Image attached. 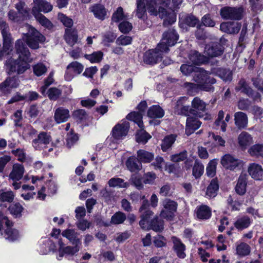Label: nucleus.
Returning <instances> with one entry per match:
<instances>
[{
    "mask_svg": "<svg viewBox=\"0 0 263 263\" xmlns=\"http://www.w3.org/2000/svg\"><path fill=\"white\" fill-rule=\"evenodd\" d=\"M29 33H24L23 38L15 41V49L18 55L16 59L10 58L5 62L6 70L11 75L16 72L18 75L24 73L30 68L31 53L27 47L33 50L39 49L40 44L46 41L45 36L34 27H30Z\"/></svg>",
    "mask_w": 263,
    "mask_h": 263,
    "instance_id": "nucleus-1",
    "label": "nucleus"
},
{
    "mask_svg": "<svg viewBox=\"0 0 263 263\" xmlns=\"http://www.w3.org/2000/svg\"><path fill=\"white\" fill-rule=\"evenodd\" d=\"M153 215L154 212L152 211H148L144 215H140L139 226L144 230H152L156 232H162L164 230L163 220L158 216H155L151 219Z\"/></svg>",
    "mask_w": 263,
    "mask_h": 263,
    "instance_id": "nucleus-2",
    "label": "nucleus"
},
{
    "mask_svg": "<svg viewBox=\"0 0 263 263\" xmlns=\"http://www.w3.org/2000/svg\"><path fill=\"white\" fill-rule=\"evenodd\" d=\"M228 40L221 37L218 42H211L207 44L204 48V53L209 58L221 57L224 53Z\"/></svg>",
    "mask_w": 263,
    "mask_h": 263,
    "instance_id": "nucleus-3",
    "label": "nucleus"
},
{
    "mask_svg": "<svg viewBox=\"0 0 263 263\" xmlns=\"http://www.w3.org/2000/svg\"><path fill=\"white\" fill-rule=\"evenodd\" d=\"M179 37V35L174 28H168L163 32L161 42L158 44V47L162 51L167 52L170 50L169 47L174 46Z\"/></svg>",
    "mask_w": 263,
    "mask_h": 263,
    "instance_id": "nucleus-4",
    "label": "nucleus"
},
{
    "mask_svg": "<svg viewBox=\"0 0 263 263\" xmlns=\"http://www.w3.org/2000/svg\"><path fill=\"white\" fill-rule=\"evenodd\" d=\"M195 81L197 83V87L199 90L208 92L214 91V87L213 85L216 83V80L208 73H198L195 77Z\"/></svg>",
    "mask_w": 263,
    "mask_h": 263,
    "instance_id": "nucleus-5",
    "label": "nucleus"
},
{
    "mask_svg": "<svg viewBox=\"0 0 263 263\" xmlns=\"http://www.w3.org/2000/svg\"><path fill=\"white\" fill-rule=\"evenodd\" d=\"M235 90L236 92L240 91L246 95L249 98H252L254 101H260L261 100L260 94L258 92L254 90L245 78H241L239 80L237 85L235 87Z\"/></svg>",
    "mask_w": 263,
    "mask_h": 263,
    "instance_id": "nucleus-6",
    "label": "nucleus"
},
{
    "mask_svg": "<svg viewBox=\"0 0 263 263\" xmlns=\"http://www.w3.org/2000/svg\"><path fill=\"white\" fill-rule=\"evenodd\" d=\"M164 51H162L157 45L155 49H148L145 51L143 55V62L150 65H154L161 62L163 59V53Z\"/></svg>",
    "mask_w": 263,
    "mask_h": 263,
    "instance_id": "nucleus-7",
    "label": "nucleus"
},
{
    "mask_svg": "<svg viewBox=\"0 0 263 263\" xmlns=\"http://www.w3.org/2000/svg\"><path fill=\"white\" fill-rule=\"evenodd\" d=\"M243 8L242 7L226 6L222 8L220 11L221 17L225 20H240L243 17Z\"/></svg>",
    "mask_w": 263,
    "mask_h": 263,
    "instance_id": "nucleus-8",
    "label": "nucleus"
},
{
    "mask_svg": "<svg viewBox=\"0 0 263 263\" xmlns=\"http://www.w3.org/2000/svg\"><path fill=\"white\" fill-rule=\"evenodd\" d=\"M129 127V123L127 121L117 124L111 130V134L112 138L117 140L122 139L123 137L127 135Z\"/></svg>",
    "mask_w": 263,
    "mask_h": 263,
    "instance_id": "nucleus-9",
    "label": "nucleus"
},
{
    "mask_svg": "<svg viewBox=\"0 0 263 263\" xmlns=\"http://www.w3.org/2000/svg\"><path fill=\"white\" fill-rule=\"evenodd\" d=\"M199 24V19L193 13H186L179 19V26L181 28L195 27Z\"/></svg>",
    "mask_w": 263,
    "mask_h": 263,
    "instance_id": "nucleus-10",
    "label": "nucleus"
},
{
    "mask_svg": "<svg viewBox=\"0 0 263 263\" xmlns=\"http://www.w3.org/2000/svg\"><path fill=\"white\" fill-rule=\"evenodd\" d=\"M89 12L92 13L94 17L101 21H104L107 15V9L104 5L101 3H96L89 7Z\"/></svg>",
    "mask_w": 263,
    "mask_h": 263,
    "instance_id": "nucleus-11",
    "label": "nucleus"
},
{
    "mask_svg": "<svg viewBox=\"0 0 263 263\" xmlns=\"http://www.w3.org/2000/svg\"><path fill=\"white\" fill-rule=\"evenodd\" d=\"M3 47L0 50V60H2L4 55H9L12 50L13 47V39L11 33L2 34Z\"/></svg>",
    "mask_w": 263,
    "mask_h": 263,
    "instance_id": "nucleus-12",
    "label": "nucleus"
},
{
    "mask_svg": "<svg viewBox=\"0 0 263 263\" xmlns=\"http://www.w3.org/2000/svg\"><path fill=\"white\" fill-rule=\"evenodd\" d=\"M171 0H149L147 3V10L151 15H158L157 7L162 6L168 7Z\"/></svg>",
    "mask_w": 263,
    "mask_h": 263,
    "instance_id": "nucleus-13",
    "label": "nucleus"
},
{
    "mask_svg": "<svg viewBox=\"0 0 263 263\" xmlns=\"http://www.w3.org/2000/svg\"><path fill=\"white\" fill-rule=\"evenodd\" d=\"M202 122L196 117H187L185 124V134L189 136L193 134L201 126Z\"/></svg>",
    "mask_w": 263,
    "mask_h": 263,
    "instance_id": "nucleus-14",
    "label": "nucleus"
},
{
    "mask_svg": "<svg viewBox=\"0 0 263 263\" xmlns=\"http://www.w3.org/2000/svg\"><path fill=\"white\" fill-rule=\"evenodd\" d=\"M5 221H4V223L7 227V228L4 231L6 239L11 241L16 240L18 237V231L15 229L12 228V227L13 226V223L12 221L8 219V218H5Z\"/></svg>",
    "mask_w": 263,
    "mask_h": 263,
    "instance_id": "nucleus-15",
    "label": "nucleus"
},
{
    "mask_svg": "<svg viewBox=\"0 0 263 263\" xmlns=\"http://www.w3.org/2000/svg\"><path fill=\"white\" fill-rule=\"evenodd\" d=\"M241 24L238 22H227L220 24V30L229 34H237L241 29Z\"/></svg>",
    "mask_w": 263,
    "mask_h": 263,
    "instance_id": "nucleus-16",
    "label": "nucleus"
},
{
    "mask_svg": "<svg viewBox=\"0 0 263 263\" xmlns=\"http://www.w3.org/2000/svg\"><path fill=\"white\" fill-rule=\"evenodd\" d=\"M249 175L254 180H261L263 179V168L259 164L250 163L248 168Z\"/></svg>",
    "mask_w": 263,
    "mask_h": 263,
    "instance_id": "nucleus-17",
    "label": "nucleus"
},
{
    "mask_svg": "<svg viewBox=\"0 0 263 263\" xmlns=\"http://www.w3.org/2000/svg\"><path fill=\"white\" fill-rule=\"evenodd\" d=\"M172 240L173 243V249L175 251L177 256L180 258H184L186 254L184 252L186 247L183 243L181 239L176 236H172Z\"/></svg>",
    "mask_w": 263,
    "mask_h": 263,
    "instance_id": "nucleus-18",
    "label": "nucleus"
},
{
    "mask_svg": "<svg viewBox=\"0 0 263 263\" xmlns=\"http://www.w3.org/2000/svg\"><path fill=\"white\" fill-rule=\"evenodd\" d=\"M253 141L251 135L246 132H241L238 137V142L240 148L245 151L251 145Z\"/></svg>",
    "mask_w": 263,
    "mask_h": 263,
    "instance_id": "nucleus-19",
    "label": "nucleus"
},
{
    "mask_svg": "<svg viewBox=\"0 0 263 263\" xmlns=\"http://www.w3.org/2000/svg\"><path fill=\"white\" fill-rule=\"evenodd\" d=\"M189 60L195 65H200L208 61V58L197 50H191L189 55Z\"/></svg>",
    "mask_w": 263,
    "mask_h": 263,
    "instance_id": "nucleus-20",
    "label": "nucleus"
},
{
    "mask_svg": "<svg viewBox=\"0 0 263 263\" xmlns=\"http://www.w3.org/2000/svg\"><path fill=\"white\" fill-rule=\"evenodd\" d=\"M219 189V184L217 177L213 178L206 187L205 195L209 198L215 197Z\"/></svg>",
    "mask_w": 263,
    "mask_h": 263,
    "instance_id": "nucleus-21",
    "label": "nucleus"
},
{
    "mask_svg": "<svg viewBox=\"0 0 263 263\" xmlns=\"http://www.w3.org/2000/svg\"><path fill=\"white\" fill-rule=\"evenodd\" d=\"M197 217L200 220H207L212 216L211 208L205 204L198 206L196 209Z\"/></svg>",
    "mask_w": 263,
    "mask_h": 263,
    "instance_id": "nucleus-22",
    "label": "nucleus"
},
{
    "mask_svg": "<svg viewBox=\"0 0 263 263\" xmlns=\"http://www.w3.org/2000/svg\"><path fill=\"white\" fill-rule=\"evenodd\" d=\"M235 124L239 129H246L248 125V119L246 113L238 111L234 115Z\"/></svg>",
    "mask_w": 263,
    "mask_h": 263,
    "instance_id": "nucleus-23",
    "label": "nucleus"
},
{
    "mask_svg": "<svg viewBox=\"0 0 263 263\" xmlns=\"http://www.w3.org/2000/svg\"><path fill=\"white\" fill-rule=\"evenodd\" d=\"M69 117V110L62 107L56 109L54 115L55 121L59 124L67 121Z\"/></svg>",
    "mask_w": 263,
    "mask_h": 263,
    "instance_id": "nucleus-24",
    "label": "nucleus"
},
{
    "mask_svg": "<svg viewBox=\"0 0 263 263\" xmlns=\"http://www.w3.org/2000/svg\"><path fill=\"white\" fill-rule=\"evenodd\" d=\"M24 171L25 169L22 164L15 163L13 165L12 170L9 174V178L13 181H18L22 178Z\"/></svg>",
    "mask_w": 263,
    "mask_h": 263,
    "instance_id": "nucleus-25",
    "label": "nucleus"
},
{
    "mask_svg": "<svg viewBox=\"0 0 263 263\" xmlns=\"http://www.w3.org/2000/svg\"><path fill=\"white\" fill-rule=\"evenodd\" d=\"M247 181V176L246 174H241L237 180L235 187V192L237 194L242 196L246 193Z\"/></svg>",
    "mask_w": 263,
    "mask_h": 263,
    "instance_id": "nucleus-26",
    "label": "nucleus"
},
{
    "mask_svg": "<svg viewBox=\"0 0 263 263\" xmlns=\"http://www.w3.org/2000/svg\"><path fill=\"white\" fill-rule=\"evenodd\" d=\"M164 110L159 105L151 106L147 110V115L151 119H160L164 117Z\"/></svg>",
    "mask_w": 263,
    "mask_h": 263,
    "instance_id": "nucleus-27",
    "label": "nucleus"
},
{
    "mask_svg": "<svg viewBox=\"0 0 263 263\" xmlns=\"http://www.w3.org/2000/svg\"><path fill=\"white\" fill-rule=\"evenodd\" d=\"M62 235L67 238L73 246L81 247V241L78 237L77 233L73 229H67L63 231Z\"/></svg>",
    "mask_w": 263,
    "mask_h": 263,
    "instance_id": "nucleus-28",
    "label": "nucleus"
},
{
    "mask_svg": "<svg viewBox=\"0 0 263 263\" xmlns=\"http://www.w3.org/2000/svg\"><path fill=\"white\" fill-rule=\"evenodd\" d=\"M127 168L131 172H139L142 167V165L139 161L138 158L135 156L128 157L125 162Z\"/></svg>",
    "mask_w": 263,
    "mask_h": 263,
    "instance_id": "nucleus-29",
    "label": "nucleus"
},
{
    "mask_svg": "<svg viewBox=\"0 0 263 263\" xmlns=\"http://www.w3.org/2000/svg\"><path fill=\"white\" fill-rule=\"evenodd\" d=\"M51 140V136L47 132H42L38 135L36 138L32 140V145L37 147L40 144H48Z\"/></svg>",
    "mask_w": 263,
    "mask_h": 263,
    "instance_id": "nucleus-30",
    "label": "nucleus"
},
{
    "mask_svg": "<svg viewBox=\"0 0 263 263\" xmlns=\"http://www.w3.org/2000/svg\"><path fill=\"white\" fill-rule=\"evenodd\" d=\"M78 40V35L77 30L71 28L65 29V40L68 44L73 45L77 43Z\"/></svg>",
    "mask_w": 263,
    "mask_h": 263,
    "instance_id": "nucleus-31",
    "label": "nucleus"
},
{
    "mask_svg": "<svg viewBox=\"0 0 263 263\" xmlns=\"http://www.w3.org/2000/svg\"><path fill=\"white\" fill-rule=\"evenodd\" d=\"M126 119L137 124L140 128L144 127L142 120L143 115L140 112L135 111H131L126 116Z\"/></svg>",
    "mask_w": 263,
    "mask_h": 263,
    "instance_id": "nucleus-32",
    "label": "nucleus"
},
{
    "mask_svg": "<svg viewBox=\"0 0 263 263\" xmlns=\"http://www.w3.org/2000/svg\"><path fill=\"white\" fill-rule=\"evenodd\" d=\"M137 157L139 162L144 163H148L154 159V154L144 149H139L137 151Z\"/></svg>",
    "mask_w": 263,
    "mask_h": 263,
    "instance_id": "nucleus-33",
    "label": "nucleus"
},
{
    "mask_svg": "<svg viewBox=\"0 0 263 263\" xmlns=\"http://www.w3.org/2000/svg\"><path fill=\"white\" fill-rule=\"evenodd\" d=\"M35 5L34 8H36L39 12H43L44 13H48L52 9V5L45 0H33Z\"/></svg>",
    "mask_w": 263,
    "mask_h": 263,
    "instance_id": "nucleus-34",
    "label": "nucleus"
},
{
    "mask_svg": "<svg viewBox=\"0 0 263 263\" xmlns=\"http://www.w3.org/2000/svg\"><path fill=\"white\" fill-rule=\"evenodd\" d=\"M177 138V135L171 134L164 137L162 141L161 148L163 152H166L170 149L175 143Z\"/></svg>",
    "mask_w": 263,
    "mask_h": 263,
    "instance_id": "nucleus-35",
    "label": "nucleus"
},
{
    "mask_svg": "<svg viewBox=\"0 0 263 263\" xmlns=\"http://www.w3.org/2000/svg\"><path fill=\"white\" fill-rule=\"evenodd\" d=\"M252 220L248 216H243L238 218L234 222V227L238 230L248 228L251 224Z\"/></svg>",
    "mask_w": 263,
    "mask_h": 263,
    "instance_id": "nucleus-36",
    "label": "nucleus"
},
{
    "mask_svg": "<svg viewBox=\"0 0 263 263\" xmlns=\"http://www.w3.org/2000/svg\"><path fill=\"white\" fill-rule=\"evenodd\" d=\"M216 73L225 82H230L232 80L233 72L230 69L218 68Z\"/></svg>",
    "mask_w": 263,
    "mask_h": 263,
    "instance_id": "nucleus-37",
    "label": "nucleus"
},
{
    "mask_svg": "<svg viewBox=\"0 0 263 263\" xmlns=\"http://www.w3.org/2000/svg\"><path fill=\"white\" fill-rule=\"evenodd\" d=\"M248 152L251 157L263 158V144L257 143L252 145L248 149Z\"/></svg>",
    "mask_w": 263,
    "mask_h": 263,
    "instance_id": "nucleus-38",
    "label": "nucleus"
},
{
    "mask_svg": "<svg viewBox=\"0 0 263 263\" xmlns=\"http://www.w3.org/2000/svg\"><path fill=\"white\" fill-rule=\"evenodd\" d=\"M144 128V127H143L138 130L135 134L136 141L139 143L145 144L152 138L151 135Z\"/></svg>",
    "mask_w": 263,
    "mask_h": 263,
    "instance_id": "nucleus-39",
    "label": "nucleus"
},
{
    "mask_svg": "<svg viewBox=\"0 0 263 263\" xmlns=\"http://www.w3.org/2000/svg\"><path fill=\"white\" fill-rule=\"evenodd\" d=\"M204 165L198 159H196L192 168V175L196 179H199L204 173Z\"/></svg>",
    "mask_w": 263,
    "mask_h": 263,
    "instance_id": "nucleus-40",
    "label": "nucleus"
},
{
    "mask_svg": "<svg viewBox=\"0 0 263 263\" xmlns=\"http://www.w3.org/2000/svg\"><path fill=\"white\" fill-rule=\"evenodd\" d=\"M8 209L14 218H21L22 216L24 208L19 202L11 204Z\"/></svg>",
    "mask_w": 263,
    "mask_h": 263,
    "instance_id": "nucleus-41",
    "label": "nucleus"
},
{
    "mask_svg": "<svg viewBox=\"0 0 263 263\" xmlns=\"http://www.w3.org/2000/svg\"><path fill=\"white\" fill-rule=\"evenodd\" d=\"M80 246H67L59 249V257L62 258L65 255L73 256L80 250Z\"/></svg>",
    "mask_w": 263,
    "mask_h": 263,
    "instance_id": "nucleus-42",
    "label": "nucleus"
},
{
    "mask_svg": "<svg viewBox=\"0 0 263 263\" xmlns=\"http://www.w3.org/2000/svg\"><path fill=\"white\" fill-rule=\"evenodd\" d=\"M191 105L192 108L195 110V115L197 110L204 112L206 110V104L198 97L193 99Z\"/></svg>",
    "mask_w": 263,
    "mask_h": 263,
    "instance_id": "nucleus-43",
    "label": "nucleus"
},
{
    "mask_svg": "<svg viewBox=\"0 0 263 263\" xmlns=\"http://www.w3.org/2000/svg\"><path fill=\"white\" fill-rule=\"evenodd\" d=\"M103 52L101 51H94L91 54H85L84 58L91 63H100L103 59Z\"/></svg>",
    "mask_w": 263,
    "mask_h": 263,
    "instance_id": "nucleus-44",
    "label": "nucleus"
},
{
    "mask_svg": "<svg viewBox=\"0 0 263 263\" xmlns=\"http://www.w3.org/2000/svg\"><path fill=\"white\" fill-rule=\"evenodd\" d=\"M236 250L238 255L243 257L250 254L251 248L247 243L242 242L236 246Z\"/></svg>",
    "mask_w": 263,
    "mask_h": 263,
    "instance_id": "nucleus-45",
    "label": "nucleus"
},
{
    "mask_svg": "<svg viewBox=\"0 0 263 263\" xmlns=\"http://www.w3.org/2000/svg\"><path fill=\"white\" fill-rule=\"evenodd\" d=\"M129 181L136 189L141 190L143 189V177L139 174H132Z\"/></svg>",
    "mask_w": 263,
    "mask_h": 263,
    "instance_id": "nucleus-46",
    "label": "nucleus"
},
{
    "mask_svg": "<svg viewBox=\"0 0 263 263\" xmlns=\"http://www.w3.org/2000/svg\"><path fill=\"white\" fill-rule=\"evenodd\" d=\"M217 159H214L209 161L206 167V174L208 177L212 178L216 175Z\"/></svg>",
    "mask_w": 263,
    "mask_h": 263,
    "instance_id": "nucleus-47",
    "label": "nucleus"
},
{
    "mask_svg": "<svg viewBox=\"0 0 263 263\" xmlns=\"http://www.w3.org/2000/svg\"><path fill=\"white\" fill-rule=\"evenodd\" d=\"M126 219V215L121 211L116 212L111 218L110 222L114 224H120L123 223Z\"/></svg>",
    "mask_w": 263,
    "mask_h": 263,
    "instance_id": "nucleus-48",
    "label": "nucleus"
},
{
    "mask_svg": "<svg viewBox=\"0 0 263 263\" xmlns=\"http://www.w3.org/2000/svg\"><path fill=\"white\" fill-rule=\"evenodd\" d=\"M199 25L206 27H214L215 25V22L212 18L211 14L206 13L201 17Z\"/></svg>",
    "mask_w": 263,
    "mask_h": 263,
    "instance_id": "nucleus-49",
    "label": "nucleus"
},
{
    "mask_svg": "<svg viewBox=\"0 0 263 263\" xmlns=\"http://www.w3.org/2000/svg\"><path fill=\"white\" fill-rule=\"evenodd\" d=\"M126 19L123 9L121 7L117 8V10L113 13L111 16V21L115 23H119Z\"/></svg>",
    "mask_w": 263,
    "mask_h": 263,
    "instance_id": "nucleus-50",
    "label": "nucleus"
},
{
    "mask_svg": "<svg viewBox=\"0 0 263 263\" xmlns=\"http://www.w3.org/2000/svg\"><path fill=\"white\" fill-rule=\"evenodd\" d=\"M62 94L61 90L57 87H50L47 92L48 98L52 101H57Z\"/></svg>",
    "mask_w": 263,
    "mask_h": 263,
    "instance_id": "nucleus-51",
    "label": "nucleus"
},
{
    "mask_svg": "<svg viewBox=\"0 0 263 263\" xmlns=\"http://www.w3.org/2000/svg\"><path fill=\"white\" fill-rule=\"evenodd\" d=\"M108 184L110 187H127V183L123 179L113 177L109 180Z\"/></svg>",
    "mask_w": 263,
    "mask_h": 263,
    "instance_id": "nucleus-52",
    "label": "nucleus"
},
{
    "mask_svg": "<svg viewBox=\"0 0 263 263\" xmlns=\"http://www.w3.org/2000/svg\"><path fill=\"white\" fill-rule=\"evenodd\" d=\"M58 17L63 25L67 28V29H70L73 26V21L72 19L68 17L66 14L59 13L58 14Z\"/></svg>",
    "mask_w": 263,
    "mask_h": 263,
    "instance_id": "nucleus-53",
    "label": "nucleus"
},
{
    "mask_svg": "<svg viewBox=\"0 0 263 263\" xmlns=\"http://www.w3.org/2000/svg\"><path fill=\"white\" fill-rule=\"evenodd\" d=\"M198 68L193 65L183 64L180 68L181 72L185 76H188L193 72L198 71Z\"/></svg>",
    "mask_w": 263,
    "mask_h": 263,
    "instance_id": "nucleus-54",
    "label": "nucleus"
},
{
    "mask_svg": "<svg viewBox=\"0 0 263 263\" xmlns=\"http://www.w3.org/2000/svg\"><path fill=\"white\" fill-rule=\"evenodd\" d=\"M164 209L174 214L176 212L178 206L177 202L170 199H166L163 203Z\"/></svg>",
    "mask_w": 263,
    "mask_h": 263,
    "instance_id": "nucleus-55",
    "label": "nucleus"
},
{
    "mask_svg": "<svg viewBox=\"0 0 263 263\" xmlns=\"http://www.w3.org/2000/svg\"><path fill=\"white\" fill-rule=\"evenodd\" d=\"M187 158V152L186 150L171 156V160L173 162H179L183 161Z\"/></svg>",
    "mask_w": 263,
    "mask_h": 263,
    "instance_id": "nucleus-56",
    "label": "nucleus"
},
{
    "mask_svg": "<svg viewBox=\"0 0 263 263\" xmlns=\"http://www.w3.org/2000/svg\"><path fill=\"white\" fill-rule=\"evenodd\" d=\"M118 28L121 32L127 34L132 30L133 25L132 23L127 21H123L118 25Z\"/></svg>",
    "mask_w": 263,
    "mask_h": 263,
    "instance_id": "nucleus-57",
    "label": "nucleus"
},
{
    "mask_svg": "<svg viewBox=\"0 0 263 263\" xmlns=\"http://www.w3.org/2000/svg\"><path fill=\"white\" fill-rule=\"evenodd\" d=\"M153 243L156 248H162L166 245V239L163 235L158 234L154 237Z\"/></svg>",
    "mask_w": 263,
    "mask_h": 263,
    "instance_id": "nucleus-58",
    "label": "nucleus"
},
{
    "mask_svg": "<svg viewBox=\"0 0 263 263\" xmlns=\"http://www.w3.org/2000/svg\"><path fill=\"white\" fill-rule=\"evenodd\" d=\"M14 198V195L12 191L3 192L0 194V201L2 202L11 203L13 202Z\"/></svg>",
    "mask_w": 263,
    "mask_h": 263,
    "instance_id": "nucleus-59",
    "label": "nucleus"
},
{
    "mask_svg": "<svg viewBox=\"0 0 263 263\" xmlns=\"http://www.w3.org/2000/svg\"><path fill=\"white\" fill-rule=\"evenodd\" d=\"M23 111L21 109H18L13 115L14 117L13 120L14 124L15 127H22L23 126Z\"/></svg>",
    "mask_w": 263,
    "mask_h": 263,
    "instance_id": "nucleus-60",
    "label": "nucleus"
},
{
    "mask_svg": "<svg viewBox=\"0 0 263 263\" xmlns=\"http://www.w3.org/2000/svg\"><path fill=\"white\" fill-rule=\"evenodd\" d=\"M72 115L75 119L80 122L85 120L87 117L86 111L83 109H78L74 110Z\"/></svg>",
    "mask_w": 263,
    "mask_h": 263,
    "instance_id": "nucleus-61",
    "label": "nucleus"
},
{
    "mask_svg": "<svg viewBox=\"0 0 263 263\" xmlns=\"http://www.w3.org/2000/svg\"><path fill=\"white\" fill-rule=\"evenodd\" d=\"M227 203L231 207L232 211H239L240 210L239 208L241 205V203L237 200H234L231 195L228 197Z\"/></svg>",
    "mask_w": 263,
    "mask_h": 263,
    "instance_id": "nucleus-62",
    "label": "nucleus"
},
{
    "mask_svg": "<svg viewBox=\"0 0 263 263\" xmlns=\"http://www.w3.org/2000/svg\"><path fill=\"white\" fill-rule=\"evenodd\" d=\"M136 16L140 19L145 20L147 18L145 5H137Z\"/></svg>",
    "mask_w": 263,
    "mask_h": 263,
    "instance_id": "nucleus-63",
    "label": "nucleus"
},
{
    "mask_svg": "<svg viewBox=\"0 0 263 263\" xmlns=\"http://www.w3.org/2000/svg\"><path fill=\"white\" fill-rule=\"evenodd\" d=\"M33 70L35 76L40 77L46 72L47 68L43 64L39 63L33 66Z\"/></svg>",
    "mask_w": 263,
    "mask_h": 263,
    "instance_id": "nucleus-64",
    "label": "nucleus"
}]
</instances>
